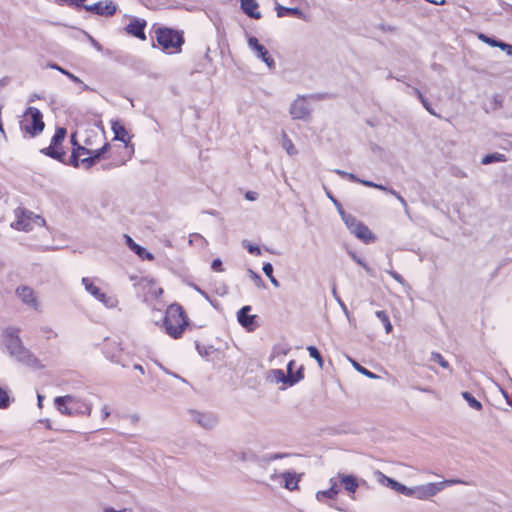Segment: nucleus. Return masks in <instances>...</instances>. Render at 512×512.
Masks as SVG:
<instances>
[{"label":"nucleus","instance_id":"nucleus-56","mask_svg":"<svg viewBox=\"0 0 512 512\" xmlns=\"http://www.w3.org/2000/svg\"><path fill=\"white\" fill-rule=\"evenodd\" d=\"M192 286L200 295H202L206 300L210 301V297L208 296V294L205 291H203L197 285H192Z\"/></svg>","mask_w":512,"mask_h":512},{"label":"nucleus","instance_id":"nucleus-53","mask_svg":"<svg viewBox=\"0 0 512 512\" xmlns=\"http://www.w3.org/2000/svg\"><path fill=\"white\" fill-rule=\"evenodd\" d=\"M47 67L51 68V69H54V70H57L59 71L60 73H62L63 75H65L67 73V70L60 67L59 65L55 64V63H51V64H48Z\"/></svg>","mask_w":512,"mask_h":512},{"label":"nucleus","instance_id":"nucleus-27","mask_svg":"<svg viewBox=\"0 0 512 512\" xmlns=\"http://www.w3.org/2000/svg\"><path fill=\"white\" fill-rule=\"evenodd\" d=\"M505 161H506V157H505L504 154L492 153V154L485 155L482 158L481 163L484 164V165H488V164H491V163H494V162H505Z\"/></svg>","mask_w":512,"mask_h":512},{"label":"nucleus","instance_id":"nucleus-30","mask_svg":"<svg viewBox=\"0 0 512 512\" xmlns=\"http://www.w3.org/2000/svg\"><path fill=\"white\" fill-rule=\"evenodd\" d=\"M375 315L383 323L386 333H390L392 331V324L387 313L385 311H376Z\"/></svg>","mask_w":512,"mask_h":512},{"label":"nucleus","instance_id":"nucleus-64","mask_svg":"<svg viewBox=\"0 0 512 512\" xmlns=\"http://www.w3.org/2000/svg\"><path fill=\"white\" fill-rule=\"evenodd\" d=\"M269 279L273 286L279 287V281L274 276L269 277Z\"/></svg>","mask_w":512,"mask_h":512},{"label":"nucleus","instance_id":"nucleus-47","mask_svg":"<svg viewBox=\"0 0 512 512\" xmlns=\"http://www.w3.org/2000/svg\"><path fill=\"white\" fill-rule=\"evenodd\" d=\"M420 102L422 103V105L424 106V108L431 114V115H434V116H437L436 112L434 111V109L431 107V105L428 103L427 99L426 98H423L422 100H420Z\"/></svg>","mask_w":512,"mask_h":512},{"label":"nucleus","instance_id":"nucleus-31","mask_svg":"<svg viewBox=\"0 0 512 512\" xmlns=\"http://www.w3.org/2000/svg\"><path fill=\"white\" fill-rule=\"evenodd\" d=\"M462 397L467 401L471 408L478 411L482 409V404L471 393L463 392Z\"/></svg>","mask_w":512,"mask_h":512},{"label":"nucleus","instance_id":"nucleus-29","mask_svg":"<svg viewBox=\"0 0 512 512\" xmlns=\"http://www.w3.org/2000/svg\"><path fill=\"white\" fill-rule=\"evenodd\" d=\"M41 152L44 153L45 155L50 156L51 158H54L57 160H61L62 157L64 156V153L58 151L57 146H55L53 144H50L49 147L42 149Z\"/></svg>","mask_w":512,"mask_h":512},{"label":"nucleus","instance_id":"nucleus-18","mask_svg":"<svg viewBox=\"0 0 512 512\" xmlns=\"http://www.w3.org/2000/svg\"><path fill=\"white\" fill-rule=\"evenodd\" d=\"M114 134H115V139L116 140H119V141H122L125 143V146L126 147H130L131 148V151L133 152L134 151V147L132 144H130V135L129 133L127 132V130L125 129V127L118 121H114L112 122V126H111Z\"/></svg>","mask_w":512,"mask_h":512},{"label":"nucleus","instance_id":"nucleus-62","mask_svg":"<svg viewBox=\"0 0 512 512\" xmlns=\"http://www.w3.org/2000/svg\"><path fill=\"white\" fill-rule=\"evenodd\" d=\"M337 302L339 303L340 307L343 309V311L348 314V311H347V308H346V305L344 304V302L340 299V298H337Z\"/></svg>","mask_w":512,"mask_h":512},{"label":"nucleus","instance_id":"nucleus-15","mask_svg":"<svg viewBox=\"0 0 512 512\" xmlns=\"http://www.w3.org/2000/svg\"><path fill=\"white\" fill-rule=\"evenodd\" d=\"M16 294L23 303L33 308H37L38 302L35 296V292L32 288L28 286H21L17 288Z\"/></svg>","mask_w":512,"mask_h":512},{"label":"nucleus","instance_id":"nucleus-19","mask_svg":"<svg viewBox=\"0 0 512 512\" xmlns=\"http://www.w3.org/2000/svg\"><path fill=\"white\" fill-rule=\"evenodd\" d=\"M109 148L110 145L105 143L100 149L89 150V156L83 157L81 162L86 166V168H90L96 163V161L100 160L101 156L107 152Z\"/></svg>","mask_w":512,"mask_h":512},{"label":"nucleus","instance_id":"nucleus-23","mask_svg":"<svg viewBox=\"0 0 512 512\" xmlns=\"http://www.w3.org/2000/svg\"><path fill=\"white\" fill-rule=\"evenodd\" d=\"M258 6L259 5L256 0H241V9L251 18H261V13L257 10Z\"/></svg>","mask_w":512,"mask_h":512},{"label":"nucleus","instance_id":"nucleus-40","mask_svg":"<svg viewBox=\"0 0 512 512\" xmlns=\"http://www.w3.org/2000/svg\"><path fill=\"white\" fill-rule=\"evenodd\" d=\"M10 399L6 390L0 388V408H6L9 406Z\"/></svg>","mask_w":512,"mask_h":512},{"label":"nucleus","instance_id":"nucleus-48","mask_svg":"<svg viewBox=\"0 0 512 512\" xmlns=\"http://www.w3.org/2000/svg\"><path fill=\"white\" fill-rule=\"evenodd\" d=\"M249 273H250V276L251 278L253 279V281L258 285V286H261L263 284V280L262 278L260 277V275H258L257 273H255L254 271L252 270H249Z\"/></svg>","mask_w":512,"mask_h":512},{"label":"nucleus","instance_id":"nucleus-35","mask_svg":"<svg viewBox=\"0 0 512 512\" xmlns=\"http://www.w3.org/2000/svg\"><path fill=\"white\" fill-rule=\"evenodd\" d=\"M431 360L433 362L438 363L441 367L444 369H449L450 365L449 363L443 358V356L438 352H432L431 353Z\"/></svg>","mask_w":512,"mask_h":512},{"label":"nucleus","instance_id":"nucleus-38","mask_svg":"<svg viewBox=\"0 0 512 512\" xmlns=\"http://www.w3.org/2000/svg\"><path fill=\"white\" fill-rule=\"evenodd\" d=\"M323 498L335 499L336 498L335 490L334 489H327V490H323V491H318L316 493V499L318 501H322Z\"/></svg>","mask_w":512,"mask_h":512},{"label":"nucleus","instance_id":"nucleus-7","mask_svg":"<svg viewBox=\"0 0 512 512\" xmlns=\"http://www.w3.org/2000/svg\"><path fill=\"white\" fill-rule=\"evenodd\" d=\"M340 215L350 232L354 234L358 239L364 241L365 243H370L375 240V236L370 231V229L358 221L354 216L346 214L343 210H340Z\"/></svg>","mask_w":512,"mask_h":512},{"label":"nucleus","instance_id":"nucleus-60","mask_svg":"<svg viewBox=\"0 0 512 512\" xmlns=\"http://www.w3.org/2000/svg\"><path fill=\"white\" fill-rule=\"evenodd\" d=\"M101 412H102L104 419L109 417V415H110V410H109L108 406H106V405L102 407Z\"/></svg>","mask_w":512,"mask_h":512},{"label":"nucleus","instance_id":"nucleus-11","mask_svg":"<svg viewBox=\"0 0 512 512\" xmlns=\"http://www.w3.org/2000/svg\"><path fill=\"white\" fill-rule=\"evenodd\" d=\"M248 46L252 51H254L255 55L267 65L270 70L275 68L274 59L269 56L267 49L259 43L256 37L250 36L248 38Z\"/></svg>","mask_w":512,"mask_h":512},{"label":"nucleus","instance_id":"nucleus-14","mask_svg":"<svg viewBox=\"0 0 512 512\" xmlns=\"http://www.w3.org/2000/svg\"><path fill=\"white\" fill-rule=\"evenodd\" d=\"M146 27V21L138 18H133L130 23L126 26L125 30L128 34L133 35L136 38L145 40L146 36L144 29Z\"/></svg>","mask_w":512,"mask_h":512},{"label":"nucleus","instance_id":"nucleus-45","mask_svg":"<svg viewBox=\"0 0 512 512\" xmlns=\"http://www.w3.org/2000/svg\"><path fill=\"white\" fill-rule=\"evenodd\" d=\"M211 268L216 271V272H222L223 271V268H222V261L217 258V259H214L212 261V264H211Z\"/></svg>","mask_w":512,"mask_h":512},{"label":"nucleus","instance_id":"nucleus-8","mask_svg":"<svg viewBox=\"0 0 512 512\" xmlns=\"http://www.w3.org/2000/svg\"><path fill=\"white\" fill-rule=\"evenodd\" d=\"M82 284L84 285L85 290L101 302L106 308L112 309L118 305V299L115 296L107 295L102 292L100 288L94 284L91 278H82Z\"/></svg>","mask_w":512,"mask_h":512},{"label":"nucleus","instance_id":"nucleus-54","mask_svg":"<svg viewBox=\"0 0 512 512\" xmlns=\"http://www.w3.org/2000/svg\"><path fill=\"white\" fill-rule=\"evenodd\" d=\"M258 197V194L254 191H248L245 194V198L249 201H255Z\"/></svg>","mask_w":512,"mask_h":512},{"label":"nucleus","instance_id":"nucleus-2","mask_svg":"<svg viewBox=\"0 0 512 512\" xmlns=\"http://www.w3.org/2000/svg\"><path fill=\"white\" fill-rule=\"evenodd\" d=\"M188 325L184 310L178 304L170 305L166 310L164 326L167 334L172 338H179Z\"/></svg>","mask_w":512,"mask_h":512},{"label":"nucleus","instance_id":"nucleus-17","mask_svg":"<svg viewBox=\"0 0 512 512\" xmlns=\"http://www.w3.org/2000/svg\"><path fill=\"white\" fill-rule=\"evenodd\" d=\"M272 374L274 375L276 382H282L284 384H288L290 386L297 383L300 379L303 378L302 368H300L296 375H286L283 370H273Z\"/></svg>","mask_w":512,"mask_h":512},{"label":"nucleus","instance_id":"nucleus-59","mask_svg":"<svg viewBox=\"0 0 512 512\" xmlns=\"http://www.w3.org/2000/svg\"><path fill=\"white\" fill-rule=\"evenodd\" d=\"M295 365V362L292 360L287 365V375H294L293 374V367Z\"/></svg>","mask_w":512,"mask_h":512},{"label":"nucleus","instance_id":"nucleus-32","mask_svg":"<svg viewBox=\"0 0 512 512\" xmlns=\"http://www.w3.org/2000/svg\"><path fill=\"white\" fill-rule=\"evenodd\" d=\"M82 156H89V149L83 147V146H78L77 148L73 149V152H72V158L74 159V166L77 167L78 166V159Z\"/></svg>","mask_w":512,"mask_h":512},{"label":"nucleus","instance_id":"nucleus-41","mask_svg":"<svg viewBox=\"0 0 512 512\" xmlns=\"http://www.w3.org/2000/svg\"><path fill=\"white\" fill-rule=\"evenodd\" d=\"M349 255L351 256V258L359 265H361L366 271L367 273L371 274V268L361 259L359 258L355 253L353 252H349Z\"/></svg>","mask_w":512,"mask_h":512},{"label":"nucleus","instance_id":"nucleus-63","mask_svg":"<svg viewBox=\"0 0 512 512\" xmlns=\"http://www.w3.org/2000/svg\"><path fill=\"white\" fill-rule=\"evenodd\" d=\"M104 512H126V509H123V510H115L114 508L112 507H107L104 509Z\"/></svg>","mask_w":512,"mask_h":512},{"label":"nucleus","instance_id":"nucleus-36","mask_svg":"<svg viewBox=\"0 0 512 512\" xmlns=\"http://www.w3.org/2000/svg\"><path fill=\"white\" fill-rule=\"evenodd\" d=\"M307 351L309 352L310 357L314 358L317 361L318 365L320 367H322L323 366V358H322L320 352L318 351V349L314 346H308Z\"/></svg>","mask_w":512,"mask_h":512},{"label":"nucleus","instance_id":"nucleus-26","mask_svg":"<svg viewBox=\"0 0 512 512\" xmlns=\"http://www.w3.org/2000/svg\"><path fill=\"white\" fill-rule=\"evenodd\" d=\"M282 146L290 156H294L298 153L292 140L288 137L286 133L282 134Z\"/></svg>","mask_w":512,"mask_h":512},{"label":"nucleus","instance_id":"nucleus-61","mask_svg":"<svg viewBox=\"0 0 512 512\" xmlns=\"http://www.w3.org/2000/svg\"><path fill=\"white\" fill-rule=\"evenodd\" d=\"M152 293L157 298L163 293V290H162V288L157 287V288L153 289Z\"/></svg>","mask_w":512,"mask_h":512},{"label":"nucleus","instance_id":"nucleus-57","mask_svg":"<svg viewBox=\"0 0 512 512\" xmlns=\"http://www.w3.org/2000/svg\"><path fill=\"white\" fill-rule=\"evenodd\" d=\"M358 182H359V183H361V184H363V185H365V186H367V187H373V188H376V186H377V183H374V182H372V181H368V180H362V179H360V181H358Z\"/></svg>","mask_w":512,"mask_h":512},{"label":"nucleus","instance_id":"nucleus-1","mask_svg":"<svg viewBox=\"0 0 512 512\" xmlns=\"http://www.w3.org/2000/svg\"><path fill=\"white\" fill-rule=\"evenodd\" d=\"M19 332L20 330L14 327H9L4 331V345L9 355L27 367L33 369L43 368L40 360L24 346L19 337Z\"/></svg>","mask_w":512,"mask_h":512},{"label":"nucleus","instance_id":"nucleus-21","mask_svg":"<svg viewBox=\"0 0 512 512\" xmlns=\"http://www.w3.org/2000/svg\"><path fill=\"white\" fill-rule=\"evenodd\" d=\"M478 39L492 47L500 48L501 50L505 51L508 55H512V45L510 44L489 37L483 33L478 34Z\"/></svg>","mask_w":512,"mask_h":512},{"label":"nucleus","instance_id":"nucleus-44","mask_svg":"<svg viewBox=\"0 0 512 512\" xmlns=\"http://www.w3.org/2000/svg\"><path fill=\"white\" fill-rule=\"evenodd\" d=\"M65 76H67L70 80H72L74 83H77V84H80L82 85V88L83 90H88L89 87L84 84L82 82V80L80 78H78L77 76H75L74 74L70 73L69 71H67V73L65 74Z\"/></svg>","mask_w":512,"mask_h":512},{"label":"nucleus","instance_id":"nucleus-43","mask_svg":"<svg viewBox=\"0 0 512 512\" xmlns=\"http://www.w3.org/2000/svg\"><path fill=\"white\" fill-rule=\"evenodd\" d=\"M243 245L248 250L249 253L255 254V255H260L261 254V250H260V248L258 246L250 244V243H247V241H244Z\"/></svg>","mask_w":512,"mask_h":512},{"label":"nucleus","instance_id":"nucleus-34","mask_svg":"<svg viewBox=\"0 0 512 512\" xmlns=\"http://www.w3.org/2000/svg\"><path fill=\"white\" fill-rule=\"evenodd\" d=\"M66 136V129L65 128H58L52 137L51 144L58 146L62 143Z\"/></svg>","mask_w":512,"mask_h":512},{"label":"nucleus","instance_id":"nucleus-33","mask_svg":"<svg viewBox=\"0 0 512 512\" xmlns=\"http://www.w3.org/2000/svg\"><path fill=\"white\" fill-rule=\"evenodd\" d=\"M392 490L396 491L399 494H403L405 496H410V497L413 494V487H407L397 481L394 483V487Z\"/></svg>","mask_w":512,"mask_h":512},{"label":"nucleus","instance_id":"nucleus-39","mask_svg":"<svg viewBox=\"0 0 512 512\" xmlns=\"http://www.w3.org/2000/svg\"><path fill=\"white\" fill-rule=\"evenodd\" d=\"M352 364L354 366V368L362 373L363 375L367 376L368 378L370 379H375L377 378L378 376L374 373H372L371 371L367 370L366 368H364L363 366H361L359 363H357L356 361H352Z\"/></svg>","mask_w":512,"mask_h":512},{"label":"nucleus","instance_id":"nucleus-10","mask_svg":"<svg viewBox=\"0 0 512 512\" xmlns=\"http://www.w3.org/2000/svg\"><path fill=\"white\" fill-rule=\"evenodd\" d=\"M192 422L196 423L204 429H212L218 423V417L211 412H202L195 409L188 411Z\"/></svg>","mask_w":512,"mask_h":512},{"label":"nucleus","instance_id":"nucleus-58","mask_svg":"<svg viewBox=\"0 0 512 512\" xmlns=\"http://www.w3.org/2000/svg\"><path fill=\"white\" fill-rule=\"evenodd\" d=\"M411 91L419 100L425 98L418 88L413 87Z\"/></svg>","mask_w":512,"mask_h":512},{"label":"nucleus","instance_id":"nucleus-55","mask_svg":"<svg viewBox=\"0 0 512 512\" xmlns=\"http://www.w3.org/2000/svg\"><path fill=\"white\" fill-rule=\"evenodd\" d=\"M290 454H287V453H275V454H272L269 456V460L272 461V460H276V459H280V458H283V457H287L289 456Z\"/></svg>","mask_w":512,"mask_h":512},{"label":"nucleus","instance_id":"nucleus-37","mask_svg":"<svg viewBox=\"0 0 512 512\" xmlns=\"http://www.w3.org/2000/svg\"><path fill=\"white\" fill-rule=\"evenodd\" d=\"M377 478L381 484L393 489L396 480L384 475L382 472H377Z\"/></svg>","mask_w":512,"mask_h":512},{"label":"nucleus","instance_id":"nucleus-4","mask_svg":"<svg viewBox=\"0 0 512 512\" xmlns=\"http://www.w3.org/2000/svg\"><path fill=\"white\" fill-rule=\"evenodd\" d=\"M156 39L162 49L169 53L179 52L184 43L183 35L170 28L157 29Z\"/></svg>","mask_w":512,"mask_h":512},{"label":"nucleus","instance_id":"nucleus-3","mask_svg":"<svg viewBox=\"0 0 512 512\" xmlns=\"http://www.w3.org/2000/svg\"><path fill=\"white\" fill-rule=\"evenodd\" d=\"M58 411L67 416H90L92 405L72 395L58 396L54 400Z\"/></svg>","mask_w":512,"mask_h":512},{"label":"nucleus","instance_id":"nucleus-25","mask_svg":"<svg viewBox=\"0 0 512 512\" xmlns=\"http://www.w3.org/2000/svg\"><path fill=\"white\" fill-rule=\"evenodd\" d=\"M376 189H379V190H382V191H385L391 195H393L394 197H396V199L401 203V205L403 206L405 212L407 213L408 212V205H407V202L406 200L397 192L395 191L393 188H389V187H386V186H383L381 184H377L376 186Z\"/></svg>","mask_w":512,"mask_h":512},{"label":"nucleus","instance_id":"nucleus-12","mask_svg":"<svg viewBox=\"0 0 512 512\" xmlns=\"http://www.w3.org/2000/svg\"><path fill=\"white\" fill-rule=\"evenodd\" d=\"M443 490V485L435 483H427L413 487L412 496L419 500H425L435 496L437 493Z\"/></svg>","mask_w":512,"mask_h":512},{"label":"nucleus","instance_id":"nucleus-24","mask_svg":"<svg viewBox=\"0 0 512 512\" xmlns=\"http://www.w3.org/2000/svg\"><path fill=\"white\" fill-rule=\"evenodd\" d=\"M125 237H126V242H127V245L129 246V248L131 250H133L139 257H141L143 259H148V260L153 259V255L151 253L147 252L144 247L135 243L133 241V239L131 237H129L128 235H125Z\"/></svg>","mask_w":512,"mask_h":512},{"label":"nucleus","instance_id":"nucleus-42","mask_svg":"<svg viewBox=\"0 0 512 512\" xmlns=\"http://www.w3.org/2000/svg\"><path fill=\"white\" fill-rule=\"evenodd\" d=\"M335 172L338 175H340L341 177H345V178L349 179L350 181H353V182L360 181V179L356 175H354L352 173H348V172H345V171L339 170V169H336Z\"/></svg>","mask_w":512,"mask_h":512},{"label":"nucleus","instance_id":"nucleus-20","mask_svg":"<svg viewBox=\"0 0 512 512\" xmlns=\"http://www.w3.org/2000/svg\"><path fill=\"white\" fill-rule=\"evenodd\" d=\"M338 478L349 494H354L359 487L358 479L354 475L338 474Z\"/></svg>","mask_w":512,"mask_h":512},{"label":"nucleus","instance_id":"nucleus-16","mask_svg":"<svg viewBox=\"0 0 512 512\" xmlns=\"http://www.w3.org/2000/svg\"><path fill=\"white\" fill-rule=\"evenodd\" d=\"M278 478H282L284 482V487L290 491L296 490L298 488L299 477L294 472H284L282 474L274 473L271 475V480H276Z\"/></svg>","mask_w":512,"mask_h":512},{"label":"nucleus","instance_id":"nucleus-52","mask_svg":"<svg viewBox=\"0 0 512 512\" xmlns=\"http://www.w3.org/2000/svg\"><path fill=\"white\" fill-rule=\"evenodd\" d=\"M388 273L393 277V279H395L400 284L404 283L403 277L400 274H398L397 272L391 270V271H388Z\"/></svg>","mask_w":512,"mask_h":512},{"label":"nucleus","instance_id":"nucleus-49","mask_svg":"<svg viewBox=\"0 0 512 512\" xmlns=\"http://www.w3.org/2000/svg\"><path fill=\"white\" fill-rule=\"evenodd\" d=\"M438 484H442L443 485V489L445 488V486H450V485H454V484H460V483H463L461 480H458V479H451V480H445V481H442V482H437Z\"/></svg>","mask_w":512,"mask_h":512},{"label":"nucleus","instance_id":"nucleus-5","mask_svg":"<svg viewBox=\"0 0 512 512\" xmlns=\"http://www.w3.org/2000/svg\"><path fill=\"white\" fill-rule=\"evenodd\" d=\"M20 125L21 129L31 137L40 134L45 127L43 115L36 107H29L26 110Z\"/></svg>","mask_w":512,"mask_h":512},{"label":"nucleus","instance_id":"nucleus-51","mask_svg":"<svg viewBox=\"0 0 512 512\" xmlns=\"http://www.w3.org/2000/svg\"><path fill=\"white\" fill-rule=\"evenodd\" d=\"M327 197L337 206L338 211L343 210L339 202L332 196L331 192L324 187Z\"/></svg>","mask_w":512,"mask_h":512},{"label":"nucleus","instance_id":"nucleus-9","mask_svg":"<svg viewBox=\"0 0 512 512\" xmlns=\"http://www.w3.org/2000/svg\"><path fill=\"white\" fill-rule=\"evenodd\" d=\"M311 106L305 96H298L290 105L289 114L293 120H308Z\"/></svg>","mask_w":512,"mask_h":512},{"label":"nucleus","instance_id":"nucleus-46","mask_svg":"<svg viewBox=\"0 0 512 512\" xmlns=\"http://www.w3.org/2000/svg\"><path fill=\"white\" fill-rule=\"evenodd\" d=\"M263 272L264 274L269 278L271 276H273V266L271 263H265L263 265Z\"/></svg>","mask_w":512,"mask_h":512},{"label":"nucleus","instance_id":"nucleus-50","mask_svg":"<svg viewBox=\"0 0 512 512\" xmlns=\"http://www.w3.org/2000/svg\"><path fill=\"white\" fill-rule=\"evenodd\" d=\"M330 484H331V486H330L329 489H334L335 490V496L337 497V495L340 492V488L338 486V482H337L336 478H331L330 479Z\"/></svg>","mask_w":512,"mask_h":512},{"label":"nucleus","instance_id":"nucleus-22","mask_svg":"<svg viewBox=\"0 0 512 512\" xmlns=\"http://www.w3.org/2000/svg\"><path fill=\"white\" fill-rule=\"evenodd\" d=\"M251 306H243L237 313V319L239 323L248 330H251V326L254 323L255 315H249Z\"/></svg>","mask_w":512,"mask_h":512},{"label":"nucleus","instance_id":"nucleus-6","mask_svg":"<svg viewBox=\"0 0 512 512\" xmlns=\"http://www.w3.org/2000/svg\"><path fill=\"white\" fill-rule=\"evenodd\" d=\"M15 218L16 220L11 223V227L20 231L28 232L33 229L34 225L43 226L45 224L42 217L20 207L15 210Z\"/></svg>","mask_w":512,"mask_h":512},{"label":"nucleus","instance_id":"nucleus-13","mask_svg":"<svg viewBox=\"0 0 512 512\" xmlns=\"http://www.w3.org/2000/svg\"><path fill=\"white\" fill-rule=\"evenodd\" d=\"M83 8L86 11L101 16H112L116 12V5L110 0L100 1L92 5H84Z\"/></svg>","mask_w":512,"mask_h":512},{"label":"nucleus","instance_id":"nucleus-28","mask_svg":"<svg viewBox=\"0 0 512 512\" xmlns=\"http://www.w3.org/2000/svg\"><path fill=\"white\" fill-rule=\"evenodd\" d=\"M276 11H277L278 17H283L286 14H291V15H295V16H300L302 14V12L298 8H288V7L281 6L279 4L276 7Z\"/></svg>","mask_w":512,"mask_h":512}]
</instances>
